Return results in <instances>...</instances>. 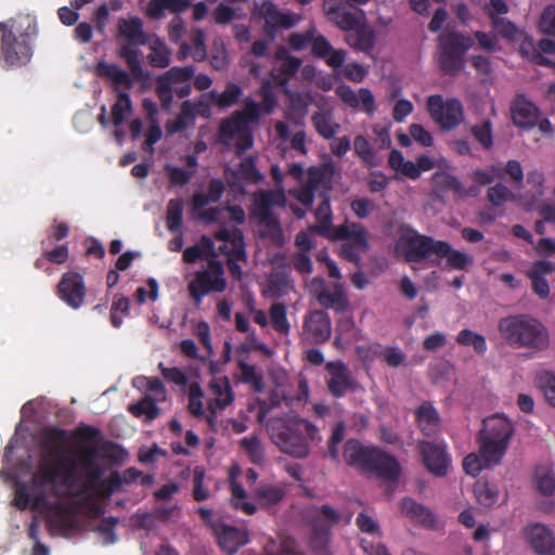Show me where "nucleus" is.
Returning <instances> with one entry per match:
<instances>
[{"label":"nucleus","mask_w":555,"mask_h":555,"mask_svg":"<svg viewBox=\"0 0 555 555\" xmlns=\"http://www.w3.org/2000/svg\"><path fill=\"white\" fill-rule=\"evenodd\" d=\"M68 434L66 429L47 426L41 431L42 457L39 472L48 485L61 480L67 483L77 477L80 460L66 452Z\"/></svg>","instance_id":"f257e3e1"},{"label":"nucleus","mask_w":555,"mask_h":555,"mask_svg":"<svg viewBox=\"0 0 555 555\" xmlns=\"http://www.w3.org/2000/svg\"><path fill=\"white\" fill-rule=\"evenodd\" d=\"M271 440L279 449L292 456L304 459L309 455L310 448L307 439H319L318 428L308 420L297 416L271 417L267 423Z\"/></svg>","instance_id":"f03ea898"},{"label":"nucleus","mask_w":555,"mask_h":555,"mask_svg":"<svg viewBox=\"0 0 555 555\" xmlns=\"http://www.w3.org/2000/svg\"><path fill=\"white\" fill-rule=\"evenodd\" d=\"M271 440L279 449L292 456L304 459L309 455L310 448L307 439H319L318 428L308 420L297 416L271 417L267 423Z\"/></svg>","instance_id":"7ed1b4c3"},{"label":"nucleus","mask_w":555,"mask_h":555,"mask_svg":"<svg viewBox=\"0 0 555 555\" xmlns=\"http://www.w3.org/2000/svg\"><path fill=\"white\" fill-rule=\"evenodd\" d=\"M344 461L348 466L378 478L396 482L401 474L397 459L377 447H365L358 439H348L344 444Z\"/></svg>","instance_id":"20e7f679"},{"label":"nucleus","mask_w":555,"mask_h":555,"mask_svg":"<svg viewBox=\"0 0 555 555\" xmlns=\"http://www.w3.org/2000/svg\"><path fill=\"white\" fill-rule=\"evenodd\" d=\"M499 331L511 347L543 351L550 346L547 328L529 314H517L502 318Z\"/></svg>","instance_id":"39448f33"},{"label":"nucleus","mask_w":555,"mask_h":555,"mask_svg":"<svg viewBox=\"0 0 555 555\" xmlns=\"http://www.w3.org/2000/svg\"><path fill=\"white\" fill-rule=\"evenodd\" d=\"M514 435L512 422L503 414H493L482 421L477 435L479 453L487 468L499 465Z\"/></svg>","instance_id":"423d86ee"},{"label":"nucleus","mask_w":555,"mask_h":555,"mask_svg":"<svg viewBox=\"0 0 555 555\" xmlns=\"http://www.w3.org/2000/svg\"><path fill=\"white\" fill-rule=\"evenodd\" d=\"M286 203V195L282 191L258 190L253 194V216L263 227L260 235L276 247L284 245L285 237L281 222L272 209L284 208Z\"/></svg>","instance_id":"0eeeda50"},{"label":"nucleus","mask_w":555,"mask_h":555,"mask_svg":"<svg viewBox=\"0 0 555 555\" xmlns=\"http://www.w3.org/2000/svg\"><path fill=\"white\" fill-rule=\"evenodd\" d=\"M474 40L468 35L444 30L438 37V64L446 75L460 73L465 65V53L473 47Z\"/></svg>","instance_id":"6e6552de"},{"label":"nucleus","mask_w":555,"mask_h":555,"mask_svg":"<svg viewBox=\"0 0 555 555\" xmlns=\"http://www.w3.org/2000/svg\"><path fill=\"white\" fill-rule=\"evenodd\" d=\"M440 240L418 233L409 224L399 227V234L396 242L397 251L401 253L406 262H421L437 253H443Z\"/></svg>","instance_id":"1a4fd4ad"},{"label":"nucleus","mask_w":555,"mask_h":555,"mask_svg":"<svg viewBox=\"0 0 555 555\" xmlns=\"http://www.w3.org/2000/svg\"><path fill=\"white\" fill-rule=\"evenodd\" d=\"M119 34L127 40L118 51V56L122 59L134 79L143 76V68L140 62V51L135 46H144L147 42V36L143 30L142 22L139 17L131 20H119Z\"/></svg>","instance_id":"9d476101"},{"label":"nucleus","mask_w":555,"mask_h":555,"mask_svg":"<svg viewBox=\"0 0 555 555\" xmlns=\"http://www.w3.org/2000/svg\"><path fill=\"white\" fill-rule=\"evenodd\" d=\"M227 288L224 268L221 261L210 258L207 268L194 273L193 280L188 284V292L196 306H199L205 296L211 293H223Z\"/></svg>","instance_id":"9b49d317"},{"label":"nucleus","mask_w":555,"mask_h":555,"mask_svg":"<svg viewBox=\"0 0 555 555\" xmlns=\"http://www.w3.org/2000/svg\"><path fill=\"white\" fill-rule=\"evenodd\" d=\"M341 520V514L327 504L314 508L311 517L310 547L315 555H331L332 529Z\"/></svg>","instance_id":"f8f14e48"},{"label":"nucleus","mask_w":555,"mask_h":555,"mask_svg":"<svg viewBox=\"0 0 555 555\" xmlns=\"http://www.w3.org/2000/svg\"><path fill=\"white\" fill-rule=\"evenodd\" d=\"M427 111L431 119L444 131L454 130L465 118L463 103L456 98L443 100L440 94L430 95L427 99Z\"/></svg>","instance_id":"ddd939ff"},{"label":"nucleus","mask_w":555,"mask_h":555,"mask_svg":"<svg viewBox=\"0 0 555 555\" xmlns=\"http://www.w3.org/2000/svg\"><path fill=\"white\" fill-rule=\"evenodd\" d=\"M0 57L3 62L2 66L10 68L25 65L31 57V48L27 41V35L15 36L3 22H0Z\"/></svg>","instance_id":"4468645a"},{"label":"nucleus","mask_w":555,"mask_h":555,"mask_svg":"<svg viewBox=\"0 0 555 555\" xmlns=\"http://www.w3.org/2000/svg\"><path fill=\"white\" fill-rule=\"evenodd\" d=\"M417 450L426 469L436 477H444L448 474L451 457L443 442L421 440Z\"/></svg>","instance_id":"2eb2a0df"},{"label":"nucleus","mask_w":555,"mask_h":555,"mask_svg":"<svg viewBox=\"0 0 555 555\" xmlns=\"http://www.w3.org/2000/svg\"><path fill=\"white\" fill-rule=\"evenodd\" d=\"M56 295L72 309H79L87 295L83 276L74 271L65 272L56 286Z\"/></svg>","instance_id":"dca6fc26"},{"label":"nucleus","mask_w":555,"mask_h":555,"mask_svg":"<svg viewBox=\"0 0 555 555\" xmlns=\"http://www.w3.org/2000/svg\"><path fill=\"white\" fill-rule=\"evenodd\" d=\"M212 533L217 539L218 545L227 555L235 554L249 542L246 529H238L224 522L212 525Z\"/></svg>","instance_id":"f3484780"},{"label":"nucleus","mask_w":555,"mask_h":555,"mask_svg":"<svg viewBox=\"0 0 555 555\" xmlns=\"http://www.w3.org/2000/svg\"><path fill=\"white\" fill-rule=\"evenodd\" d=\"M511 116L515 126L524 130H530L539 121L540 109L524 94H518L511 104Z\"/></svg>","instance_id":"a211bd4d"},{"label":"nucleus","mask_w":555,"mask_h":555,"mask_svg":"<svg viewBox=\"0 0 555 555\" xmlns=\"http://www.w3.org/2000/svg\"><path fill=\"white\" fill-rule=\"evenodd\" d=\"M525 537L538 555H555V534L542 524H533L525 529Z\"/></svg>","instance_id":"6ab92c4d"},{"label":"nucleus","mask_w":555,"mask_h":555,"mask_svg":"<svg viewBox=\"0 0 555 555\" xmlns=\"http://www.w3.org/2000/svg\"><path fill=\"white\" fill-rule=\"evenodd\" d=\"M520 52L527 55L532 63L540 66H547L555 70V41L542 39L535 48L531 41H524Z\"/></svg>","instance_id":"aec40b11"},{"label":"nucleus","mask_w":555,"mask_h":555,"mask_svg":"<svg viewBox=\"0 0 555 555\" xmlns=\"http://www.w3.org/2000/svg\"><path fill=\"white\" fill-rule=\"evenodd\" d=\"M415 423L421 433L430 438L441 430V417L430 401H424L414 411Z\"/></svg>","instance_id":"412c9836"},{"label":"nucleus","mask_w":555,"mask_h":555,"mask_svg":"<svg viewBox=\"0 0 555 555\" xmlns=\"http://www.w3.org/2000/svg\"><path fill=\"white\" fill-rule=\"evenodd\" d=\"M326 370L330 373L327 389L335 398L344 397L352 387V378L346 364L341 361L328 362Z\"/></svg>","instance_id":"4be33fe9"},{"label":"nucleus","mask_w":555,"mask_h":555,"mask_svg":"<svg viewBox=\"0 0 555 555\" xmlns=\"http://www.w3.org/2000/svg\"><path fill=\"white\" fill-rule=\"evenodd\" d=\"M304 328L314 344L327 341L332 334L330 317L322 310L310 312L305 320Z\"/></svg>","instance_id":"5701e85b"},{"label":"nucleus","mask_w":555,"mask_h":555,"mask_svg":"<svg viewBox=\"0 0 555 555\" xmlns=\"http://www.w3.org/2000/svg\"><path fill=\"white\" fill-rule=\"evenodd\" d=\"M260 14L264 18L267 31H274L278 28L289 29L297 23L293 14L281 12L278 7L269 0L262 2Z\"/></svg>","instance_id":"b1692460"},{"label":"nucleus","mask_w":555,"mask_h":555,"mask_svg":"<svg viewBox=\"0 0 555 555\" xmlns=\"http://www.w3.org/2000/svg\"><path fill=\"white\" fill-rule=\"evenodd\" d=\"M328 13L333 15L335 25L346 34L366 22L364 11L358 8H331Z\"/></svg>","instance_id":"393cba45"},{"label":"nucleus","mask_w":555,"mask_h":555,"mask_svg":"<svg viewBox=\"0 0 555 555\" xmlns=\"http://www.w3.org/2000/svg\"><path fill=\"white\" fill-rule=\"evenodd\" d=\"M345 42L354 51L370 55L375 47L376 35L367 22L345 35Z\"/></svg>","instance_id":"a878e982"},{"label":"nucleus","mask_w":555,"mask_h":555,"mask_svg":"<svg viewBox=\"0 0 555 555\" xmlns=\"http://www.w3.org/2000/svg\"><path fill=\"white\" fill-rule=\"evenodd\" d=\"M96 74L102 78H107L112 81L114 91L118 94L120 88L130 90L133 86V76L131 77L126 70L121 69L116 64L100 62L96 65Z\"/></svg>","instance_id":"bb28decb"},{"label":"nucleus","mask_w":555,"mask_h":555,"mask_svg":"<svg viewBox=\"0 0 555 555\" xmlns=\"http://www.w3.org/2000/svg\"><path fill=\"white\" fill-rule=\"evenodd\" d=\"M332 240H351L358 248L367 247L366 231L360 223H345L333 229L331 234H326Z\"/></svg>","instance_id":"cd10ccee"},{"label":"nucleus","mask_w":555,"mask_h":555,"mask_svg":"<svg viewBox=\"0 0 555 555\" xmlns=\"http://www.w3.org/2000/svg\"><path fill=\"white\" fill-rule=\"evenodd\" d=\"M319 304L325 309H335L343 312L348 308V299L341 285L336 284L333 289L323 288L317 296Z\"/></svg>","instance_id":"c85d7f7f"},{"label":"nucleus","mask_w":555,"mask_h":555,"mask_svg":"<svg viewBox=\"0 0 555 555\" xmlns=\"http://www.w3.org/2000/svg\"><path fill=\"white\" fill-rule=\"evenodd\" d=\"M312 125L320 137L325 140L334 139L339 130V124L334 121V116L331 111H319L311 116Z\"/></svg>","instance_id":"c756f323"},{"label":"nucleus","mask_w":555,"mask_h":555,"mask_svg":"<svg viewBox=\"0 0 555 555\" xmlns=\"http://www.w3.org/2000/svg\"><path fill=\"white\" fill-rule=\"evenodd\" d=\"M441 244L444 245L442 248L443 253H437L436 257L438 259H446L448 268L454 270H465L468 266L473 264V256L462 253L457 249H453L451 244L446 241H441Z\"/></svg>","instance_id":"7c9ffc66"},{"label":"nucleus","mask_w":555,"mask_h":555,"mask_svg":"<svg viewBox=\"0 0 555 555\" xmlns=\"http://www.w3.org/2000/svg\"><path fill=\"white\" fill-rule=\"evenodd\" d=\"M254 496L261 506L270 507L284 499L285 491L281 486L261 482L255 489Z\"/></svg>","instance_id":"2f4dec72"},{"label":"nucleus","mask_w":555,"mask_h":555,"mask_svg":"<svg viewBox=\"0 0 555 555\" xmlns=\"http://www.w3.org/2000/svg\"><path fill=\"white\" fill-rule=\"evenodd\" d=\"M128 411L134 417H144L146 422H152L160 414V409L156 401L149 395L142 397L137 403L129 404Z\"/></svg>","instance_id":"473e14b6"},{"label":"nucleus","mask_w":555,"mask_h":555,"mask_svg":"<svg viewBox=\"0 0 555 555\" xmlns=\"http://www.w3.org/2000/svg\"><path fill=\"white\" fill-rule=\"evenodd\" d=\"M94 449H81L80 451L81 470L90 486L99 482L103 473L101 467L94 460Z\"/></svg>","instance_id":"72a5a7b5"},{"label":"nucleus","mask_w":555,"mask_h":555,"mask_svg":"<svg viewBox=\"0 0 555 555\" xmlns=\"http://www.w3.org/2000/svg\"><path fill=\"white\" fill-rule=\"evenodd\" d=\"M334 176L333 164H325L320 167H310L308 169V178L305 184L315 191L321 186H327Z\"/></svg>","instance_id":"f704fd0d"},{"label":"nucleus","mask_w":555,"mask_h":555,"mask_svg":"<svg viewBox=\"0 0 555 555\" xmlns=\"http://www.w3.org/2000/svg\"><path fill=\"white\" fill-rule=\"evenodd\" d=\"M474 494L478 503L485 507L493 506L499 499L496 486L483 479H479L475 482Z\"/></svg>","instance_id":"c9c22d12"},{"label":"nucleus","mask_w":555,"mask_h":555,"mask_svg":"<svg viewBox=\"0 0 555 555\" xmlns=\"http://www.w3.org/2000/svg\"><path fill=\"white\" fill-rule=\"evenodd\" d=\"M470 133L475 141L480 146L489 151L493 146V125L491 119L486 118L479 124H475L470 127Z\"/></svg>","instance_id":"e433bc0d"},{"label":"nucleus","mask_w":555,"mask_h":555,"mask_svg":"<svg viewBox=\"0 0 555 555\" xmlns=\"http://www.w3.org/2000/svg\"><path fill=\"white\" fill-rule=\"evenodd\" d=\"M237 366L241 372L242 383L250 385L256 392L263 391V377L262 374L257 371L255 365L248 364L244 360H238Z\"/></svg>","instance_id":"4c0bfd02"},{"label":"nucleus","mask_w":555,"mask_h":555,"mask_svg":"<svg viewBox=\"0 0 555 555\" xmlns=\"http://www.w3.org/2000/svg\"><path fill=\"white\" fill-rule=\"evenodd\" d=\"M231 489V504L235 509L244 512L246 515H254L257 511L255 504L246 501L247 493L243 486L237 480H232L230 483Z\"/></svg>","instance_id":"58836bf2"},{"label":"nucleus","mask_w":555,"mask_h":555,"mask_svg":"<svg viewBox=\"0 0 555 555\" xmlns=\"http://www.w3.org/2000/svg\"><path fill=\"white\" fill-rule=\"evenodd\" d=\"M149 62L156 68H165L170 64L171 51L164 41L155 40L151 46Z\"/></svg>","instance_id":"ea45409f"},{"label":"nucleus","mask_w":555,"mask_h":555,"mask_svg":"<svg viewBox=\"0 0 555 555\" xmlns=\"http://www.w3.org/2000/svg\"><path fill=\"white\" fill-rule=\"evenodd\" d=\"M183 220V202L181 198H171L167 204V229L175 233L180 231Z\"/></svg>","instance_id":"a19ab883"},{"label":"nucleus","mask_w":555,"mask_h":555,"mask_svg":"<svg viewBox=\"0 0 555 555\" xmlns=\"http://www.w3.org/2000/svg\"><path fill=\"white\" fill-rule=\"evenodd\" d=\"M456 343L461 346H472L478 354H485L488 348L486 337L468 328L459 332Z\"/></svg>","instance_id":"79ce46f5"},{"label":"nucleus","mask_w":555,"mask_h":555,"mask_svg":"<svg viewBox=\"0 0 555 555\" xmlns=\"http://www.w3.org/2000/svg\"><path fill=\"white\" fill-rule=\"evenodd\" d=\"M132 111V103L128 92H118L116 102L112 106V120L114 126L124 124L126 114Z\"/></svg>","instance_id":"37998d69"},{"label":"nucleus","mask_w":555,"mask_h":555,"mask_svg":"<svg viewBox=\"0 0 555 555\" xmlns=\"http://www.w3.org/2000/svg\"><path fill=\"white\" fill-rule=\"evenodd\" d=\"M286 313V306L282 302L273 304L269 310L272 327L284 335L288 334L291 328Z\"/></svg>","instance_id":"c03bdc74"},{"label":"nucleus","mask_w":555,"mask_h":555,"mask_svg":"<svg viewBox=\"0 0 555 555\" xmlns=\"http://www.w3.org/2000/svg\"><path fill=\"white\" fill-rule=\"evenodd\" d=\"M353 147L354 153L362 160L363 164H365L369 167L377 166L376 154L372 149L369 140L364 135L359 134L354 138Z\"/></svg>","instance_id":"a18cd8bd"},{"label":"nucleus","mask_w":555,"mask_h":555,"mask_svg":"<svg viewBox=\"0 0 555 555\" xmlns=\"http://www.w3.org/2000/svg\"><path fill=\"white\" fill-rule=\"evenodd\" d=\"M195 69L193 66H173L169 68L165 74L158 76L168 85L189 82L194 76Z\"/></svg>","instance_id":"49530a36"},{"label":"nucleus","mask_w":555,"mask_h":555,"mask_svg":"<svg viewBox=\"0 0 555 555\" xmlns=\"http://www.w3.org/2000/svg\"><path fill=\"white\" fill-rule=\"evenodd\" d=\"M487 199L491 203V205L500 207L506 202L514 201L515 195L506 185L499 182L488 189Z\"/></svg>","instance_id":"de8ad7c7"},{"label":"nucleus","mask_w":555,"mask_h":555,"mask_svg":"<svg viewBox=\"0 0 555 555\" xmlns=\"http://www.w3.org/2000/svg\"><path fill=\"white\" fill-rule=\"evenodd\" d=\"M493 30L504 39L517 40L520 37L519 28L505 17L494 18L491 22Z\"/></svg>","instance_id":"09e8293b"},{"label":"nucleus","mask_w":555,"mask_h":555,"mask_svg":"<svg viewBox=\"0 0 555 555\" xmlns=\"http://www.w3.org/2000/svg\"><path fill=\"white\" fill-rule=\"evenodd\" d=\"M130 310V301L127 297L121 295H116L113 299L112 308H111V323L114 327L119 328L122 324V319L119 317V313L122 315H128Z\"/></svg>","instance_id":"8fccbe9b"},{"label":"nucleus","mask_w":555,"mask_h":555,"mask_svg":"<svg viewBox=\"0 0 555 555\" xmlns=\"http://www.w3.org/2000/svg\"><path fill=\"white\" fill-rule=\"evenodd\" d=\"M72 437H73V439H75L78 442L98 443L102 440L103 435L99 428L91 426V425L81 424L75 428Z\"/></svg>","instance_id":"3c124183"},{"label":"nucleus","mask_w":555,"mask_h":555,"mask_svg":"<svg viewBox=\"0 0 555 555\" xmlns=\"http://www.w3.org/2000/svg\"><path fill=\"white\" fill-rule=\"evenodd\" d=\"M535 478L540 493L550 496L555 492V474L552 470L540 468L535 473Z\"/></svg>","instance_id":"603ef678"},{"label":"nucleus","mask_w":555,"mask_h":555,"mask_svg":"<svg viewBox=\"0 0 555 555\" xmlns=\"http://www.w3.org/2000/svg\"><path fill=\"white\" fill-rule=\"evenodd\" d=\"M238 173L242 179L253 183H258L263 179V176L257 169L256 160L253 156H248L241 162Z\"/></svg>","instance_id":"864d4df0"},{"label":"nucleus","mask_w":555,"mask_h":555,"mask_svg":"<svg viewBox=\"0 0 555 555\" xmlns=\"http://www.w3.org/2000/svg\"><path fill=\"white\" fill-rule=\"evenodd\" d=\"M243 128H246L241 121L233 116L231 119L223 120L220 125L219 135L220 141L228 144L237 135Z\"/></svg>","instance_id":"5fc2aeb1"},{"label":"nucleus","mask_w":555,"mask_h":555,"mask_svg":"<svg viewBox=\"0 0 555 555\" xmlns=\"http://www.w3.org/2000/svg\"><path fill=\"white\" fill-rule=\"evenodd\" d=\"M538 384L546 401L555 406V373L544 371L538 375Z\"/></svg>","instance_id":"6e6d98bb"},{"label":"nucleus","mask_w":555,"mask_h":555,"mask_svg":"<svg viewBox=\"0 0 555 555\" xmlns=\"http://www.w3.org/2000/svg\"><path fill=\"white\" fill-rule=\"evenodd\" d=\"M211 389L216 396L215 403L220 409H225L229 404H231L234 400V395L228 379L224 380L223 385L214 384L211 385Z\"/></svg>","instance_id":"4d7b16f0"},{"label":"nucleus","mask_w":555,"mask_h":555,"mask_svg":"<svg viewBox=\"0 0 555 555\" xmlns=\"http://www.w3.org/2000/svg\"><path fill=\"white\" fill-rule=\"evenodd\" d=\"M275 56L278 60L283 61V63L281 64V72L287 77L294 76L301 65L300 59L288 55L287 51L284 48H279L275 52Z\"/></svg>","instance_id":"13d9d810"},{"label":"nucleus","mask_w":555,"mask_h":555,"mask_svg":"<svg viewBox=\"0 0 555 555\" xmlns=\"http://www.w3.org/2000/svg\"><path fill=\"white\" fill-rule=\"evenodd\" d=\"M240 444L248 453L253 463L260 464L263 461V449L256 436L244 437Z\"/></svg>","instance_id":"bf43d9fd"},{"label":"nucleus","mask_w":555,"mask_h":555,"mask_svg":"<svg viewBox=\"0 0 555 555\" xmlns=\"http://www.w3.org/2000/svg\"><path fill=\"white\" fill-rule=\"evenodd\" d=\"M205 469L202 466H196L193 472V498L196 502L206 501L210 492L204 487Z\"/></svg>","instance_id":"052dcab7"},{"label":"nucleus","mask_w":555,"mask_h":555,"mask_svg":"<svg viewBox=\"0 0 555 555\" xmlns=\"http://www.w3.org/2000/svg\"><path fill=\"white\" fill-rule=\"evenodd\" d=\"M117 524L118 518L109 516L104 517L96 527V531L102 535L103 543L105 545L114 544L117 541V535L115 533V527Z\"/></svg>","instance_id":"680f3d73"},{"label":"nucleus","mask_w":555,"mask_h":555,"mask_svg":"<svg viewBox=\"0 0 555 555\" xmlns=\"http://www.w3.org/2000/svg\"><path fill=\"white\" fill-rule=\"evenodd\" d=\"M242 88L233 82H229L225 89L218 95L217 104L219 107H230L234 105L242 95Z\"/></svg>","instance_id":"e2e57ef3"},{"label":"nucleus","mask_w":555,"mask_h":555,"mask_svg":"<svg viewBox=\"0 0 555 555\" xmlns=\"http://www.w3.org/2000/svg\"><path fill=\"white\" fill-rule=\"evenodd\" d=\"M261 108L258 103L253 100H247L245 106L242 111H238L234 114V116L243 124L245 127L248 122H256L260 118Z\"/></svg>","instance_id":"0e129e2a"},{"label":"nucleus","mask_w":555,"mask_h":555,"mask_svg":"<svg viewBox=\"0 0 555 555\" xmlns=\"http://www.w3.org/2000/svg\"><path fill=\"white\" fill-rule=\"evenodd\" d=\"M204 396L203 389L197 383H193L189 387V411L197 417L203 416V402Z\"/></svg>","instance_id":"69168bd1"},{"label":"nucleus","mask_w":555,"mask_h":555,"mask_svg":"<svg viewBox=\"0 0 555 555\" xmlns=\"http://www.w3.org/2000/svg\"><path fill=\"white\" fill-rule=\"evenodd\" d=\"M289 283L291 281L288 274L281 271L274 272L269 279L270 289L279 296L287 294L289 289Z\"/></svg>","instance_id":"338daca9"},{"label":"nucleus","mask_w":555,"mask_h":555,"mask_svg":"<svg viewBox=\"0 0 555 555\" xmlns=\"http://www.w3.org/2000/svg\"><path fill=\"white\" fill-rule=\"evenodd\" d=\"M14 501L13 504L20 509L25 511L28 508L29 503L31 501V495L29 493V487L26 482L17 481L14 487Z\"/></svg>","instance_id":"774afa93"}]
</instances>
